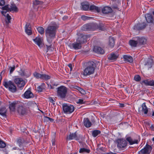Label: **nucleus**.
<instances>
[{
    "mask_svg": "<svg viewBox=\"0 0 154 154\" xmlns=\"http://www.w3.org/2000/svg\"><path fill=\"white\" fill-rule=\"evenodd\" d=\"M145 17L148 23H153V17L151 15L149 14H147L145 15Z\"/></svg>",
    "mask_w": 154,
    "mask_h": 154,
    "instance_id": "nucleus-27",
    "label": "nucleus"
},
{
    "mask_svg": "<svg viewBox=\"0 0 154 154\" xmlns=\"http://www.w3.org/2000/svg\"><path fill=\"white\" fill-rule=\"evenodd\" d=\"M141 83L146 86H154V80L149 79L144 80L141 82Z\"/></svg>",
    "mask_w": 154,
    "mask_h": 154,
    "instance_id": "nucleus-15",
    "label": "nucleus"
},
{
    "mask_svg": "<svg viewBox=\"0 0 154 154\" xmlns=\"http://www.w3.org/2000/svg\"><path fill=\"white\" fill-rule=\"evenodd\" d=\"M51 77L48 75L39 74V78L42 80H47L50 79Z\"/></svg>",
    "mask_w": 154,
    "mask_h": 154,
    "instance_id": "nucleus-29",
    "label": "nucleus"
},
{
    "mask_svg": "<svg viewBox=\"0 0 154 154\" xmlns=\"http://www.w3.org/2000/svg\"><path fill=\"white\" fill-rule=\"evenodd\" d=\"M134 79L137 82H139L141 80V78L139 75H136L134 76Z\"/></svg>",
    "mask_w": 154,
    "mask_h": 154,
    "instance_id": "nucleus-43",
    "label": "nucleus"
},
{
    "mask_svg": "<svg viewBox=\"0 0 154 154\" xmlns=\"http://www.w3.org/2000/svg\"><path fill=\"white\" fill-rule=\"evenodd\" d=\"M95 25L94 23H89L84 25L82 27V30L83 31L94 30L95 28L94 27Z\"/></svg>",
    "mask_w": 154,
    "mask_h": 154,
    "instance_id": "nucleus-8",
    "label": "nucleus"
},
{
    "mask_svg": "<svg viewBox=\"0 0 154 154\" xmlns=\"http://www.w3.org/2000/svg\"><path fill=\"white\" fill-rule=\"evenodd\" d=\"M94 24L95 25H94V27H96V28H95V29L97 28L101 30H104L105 29L104 25L103 23H100L99 24L95 23Z\"/></svg>",
    "mask_w": 154,
    "mask_h": 154,
    "instance_id": "nucleus-31",
    "label": "nucleus"
},
{
    "mask_svg": "<svg viewBox=\"0 0 154 154\" xmlns=\"http://www.w3.org/2000/svg\"><path fill=\"white\" fill-rule=\"evenodd\" d=\"M135 39L137 41L139 45H143L146 43V39L144 37H136Z\"/></svg>",
    "mask_w": 154,
    "mask_h": 154,
    "instance_id": "nucleus-13",
    "label": "nucleus"
},
{
    "mask_svg": "<svg viewBox=\"0 0 154 154\" xmlns=\"http://www.w3.org/2000/svg\"><path fill=\"white\" fill-rule=\"evenodd\" d=\"M93 51L95 52L100 54H103L104 53V51L101 47L98 46H94Z\"/></svg>",
    "mask_w": 154,
    "mask_h": 154,
    "instance_id": "nucleus-19",
    "label": "nucleus"
},
{
    "mask_svg": "<svg viewBox=\"0 0 154 154\" xmlns=\"http://www.w3.org/2000/svg\"><path fill=\"white\" fill-rule=\"evenodd\" d=\"M35 44L38 46V38L36 37L35 39L33 40Z\"/></svg>",
    "mask_w": 154,
    "mask_h": 154,
    "instance_id": "nucleus-50",
    "label": "nucleus"
},
{
    "mask_svg": "<svg viewBox=\"0 0 154 154\" xmlns=\"http://www.w3.org/2000/svg\"><path fill=\"white\" fill-rule=\"evenodd\" d=\"M5 0H0V6H3L5 5Z\"/></svg>",
    "mask_w": 154,
    "mask_h": 154,
    "instance_id": "nucleus-52",
    "label": "nucleus"
},
{
    "mask_svg": "<svg viewBox=\"0 0 154 154\" xmlns=\"http://www.w3.org/2000/svg\"><path fill=\"white\" fill-rule=\"evenodd\" d=\"M82 19L83 20H86L90 19V17L85 16H82L81 17Z\"/></svg>",
    "mask_w": 154,
    "mask_h": 154,
    "instance_id": "nucleus-49",
    "label": "nucleus"
},
{
    "mask_svg": "<svg viewBox=\"0 0 154 154\" xmlns=\"http://www.w3.org/2000/svg\"><path fill=\"white\" fill-rule=\"evenodd\" d=\"M153 63V61L152 59L148 58L144 59L143 64L145 67L149 69L151 68Z\"/></svg>",
    "mask_w": 154,
    "mask_h": 154,
    "instance_id": "nucleus-7",
    "label": "nucleus"
},
{
    "mask_svg": "<svg viewBox=\"0 0 154 154\" xmlns=\"http://www.w3.org/2000/svg\"><path fill=\"white\" fill-rule=\"evenodd\" d=\"M19 73V75L21 76H27L24 71L21 70Z\"/></svg>",
    "mask_w": 154,
    "mask_h": 154,
    "instance_id": "nucleus-47",
    "label": "nucleus"
},
{
    "mask_svg": "<svg viewBox=\"0 0 154 154\" xmlns=\"http://www.w3.org/2000/svg\"><path fill=\"white\" fill-rule=\"evenodd\" d=\"M115 44V40L114 38L110 37L109 38V45L111 47H112L114 46Z\"/></svg>",
    "mask_w": 154,
    "mask_h": 154,
    "instance_id": "nucleus-35",
    "label": "nucleus"
},
{
    "mask_svg": "<svg viewBox=\"0 0 154 154\" xmlns=\"http://www.w3.org/2000/svg\"><path fill=\"white\" fill-rule=\"evenodd\" d=\"M67 139L69 140H71L73 139H75L76 140H79V138L77 136L75 132L73 133H70L69 136L67 137Z\"/></svg>",
    "mask_w": 154,
    "mask_h": 154,
    "instance_id": "nucleus-21",
    "label": "nucleus"
},
{
    "mask_svg": "<svg viewBox=\"0 0 154 154\" xmlns=\"http://www.w3.org/2000/svg\"><path fill=\"white\" fill-rule=\"evenodd\" d=\"M102 12L104 14H107L112 13V10L111 8L109 6H105L102 9Z\"/></svg>",
    "mask_w": 154,
    "mask_h": 154,
    "instance_id": "nucleus-16",
    "label": "nucleus"
},
{
    "mask_svg": "<svg viewBox=\"0 0 154 154\" xmlns=\"http://www.w3.org/2000/svg\"><path fill=\"white\" fill-rule=\"evenodd\" d=\"M146 26L147 24L144 22L141 23H138L134 26V29L138 30H142L144 29Z\"/></svg>",
    "mask_w": 154,
    "mask_h": 154,
    "instance_id": "nucleus-11",
    "label": "nucleus"
},
{
    "mask_svg": "<svg viewBox=\"0 0 154 154\" xmlns=\"http://www.w3.org/2000/svg\"><path fill=\"white\" fill-rule=\"evenodd\" d=\"M92 103L94 104L95 105H97L98 104V102L96 100L93 101Z\"/></svg>",
    "mask_w": 154,
    "mask_h": 154,
    "instance_id": "nucleus-59",
    "label": "nucleus"
},
{
    "mask_svg": "<svg viewBox=\"0 0 154 154\" xmlns=\"http://www.w3.org/2000/svg\"><path fill=\"white\" fill-rule=\"evenodd\" d=\"M17 112L19 114L21 115L26 114V109L22 106H20L18 107L17 109Z\"/></svg>",
    "mask_w": 154,
    "mask_h": 154,
    "instance_id": "nucleus-20",
    "label": "nucleus"
},
{
    "mask_svg": "<svg viewBox=\"0 0 154 154\" xmlns=\"http://www.w3.org/2000/svg\"><path fill=\"white\" fill-rule=\"evenodd\" d=\"M124 104L123 103H119V106L121 107H123L124 106Z\"/></svg>",
    "mask_w": 154,
    "mask_h": 154,
    "instance_id": "nucleus-61",
    "label": "nucleus"
},
{
    "mask_svg": "<svg viewBox=\"0 0 154 154\" xmlns=\"http://www.w3.org/2000/svg\"><path fill=\"white\" fill-rule=\"evenodd\" d=\"M72 45L75 50L80 49L82 48V45L76 41V42L72 43Z\"/></svg>",
    "mask_w": 154,
    "mask_h": 154,
    "instance_id": "nucleus-22",
    "label": "nucleus"
},
{
    "mask_svg": "<svg viewBox=\"0 0 154 154\" xmlns=\"http://www.w3.org/2000/svg\"><path fill=\"white\" fill-rule=\"evenodd\" d=\"M90 151V150L88 149H87L85 148H81L79 151V152L80 153H89Z\"/></svg>",
    "mask_w": 154,
    "mask_h": 154,
    "instance_id": "nucleus-37",
    "label": "nucleus"
},
{
    "mask_svg": "<svg viewBox=\"0 0 154 154\" xmlns=\"http://www.w3.org/2000/svg\"><path fill=\"white\" fill-rule=\"evenodd\" d=\"M26 82L23 79L20 78L16 77L14 79V82L11 81H8L7 79H4L3 82V85L4 87H16V84L17 87H24Z\"/></svg>",
    "mask_w": 154,
    "mask_h": 154,
    "instance_id": "nucleus-1",
    "label": "nucleus"
},
{
    "mask_svg": "<svg viewBox=\"0 0 154 154\" xmlns=\"http://www.w3.org/2000/svg\"><path fill=\"white\" fill-rule=\"evenodd\" d=\"M7 110L5 107L0 108V115L3 116H6Z\"/></svg>",
    "mask_w": 154,
    "mask_h": 154,
    "instance_id": "nucleus-32",
    "label": "nucleus"
},
{
    "mask_svg": "<svg viewBox=\"0 0 154 154\" xmlns=\"http://www.w3.org/2000/svg\"><path fill=\"white\" fill-rule=\"evenodd\" d=\"M127 140L129 143L130 145L138 143V141L137 140H133L131 137H128L126 138Z\"/></svg>",
    "mask_w": 154,
    "mask_h": 154,
    "instance_id": "nucleus-30",
    "label": "nucleus"
},
{
    "mask_svg": "<svg viewBox=\"0 0 154 154\" xmlns=\"http://www.w3.org/2000/svg\"><path fill=\"white\" fill-rule=\"evenodd\" d=\"M34 76L37 79H38V73L37 72H35L33 73Z\"/></svg>",
    "mask_w": 154,
    "mask_h": 154,
    "instance_id": "nucleus-58",
    "label": "nucleus"
},
{
    "mask_svg": "<svg viewBox=\"0 0 154 154\" xmlns=\"http://www.w3.org/2000/svg\"><path fill=\"white\" fill-rule=\"evenodd\" d=\"M6 146V144L4 141L0 140V148H4Z\"/></svg>",
    "mask_w": 154,
    "mask_h": 154,
    "instance_id": "nucleus-42",
    "label": "nucleus"
},
{
    "mask_svg": "<svg viewBox=\"0 0 154 154\" xmlns=\"http://www.w3.org/2000/svg\"><path fill=\"white\" fill-rule=\"evenodd\" d=\"M7 18L8 20V23H10V20L11 19V16L9 15L8 14H7L6 15Z\"/></svg>",
    "mask_w": 154,
    "mask_h": 154,
    "instance_id": "nucleus-55",
    "label": "nucleus"
},
{
    "mask_svg": "<svg viewBox=\"0 0 154 154\" xmlns=\"http://www.w3.org/2000/svg\"><path fill=\"white\" fill-rule=\"evenodd\" d=\"M87 36L86 35L81 34L80 36H79L77 39L76 41L82 45L87 42Z\"/></svg>",
    "mask_w": 154,
    "mask_h": 154,
    "instance_id": "nucleus-12",
    "label": "nucleus"
},
{
    "mask_svg": "<svg viewBox=\"0 0 154 154\" xmlns=\"http://www.w3.org/2000/svg\"><path fill=\"white\" fill-rule=\"evenodd\" d=\"M150 128L152 130L154 131V127L153 125H151Z\"/></svg>",
    "mask_w": 154,
    "mask_h": 154,
    "instance_id": "nucleus-62",
    "label": "nucleus"
},
{
    "mask_svg": "<svg viewBox=\"0 0 154 154\" xmlns=\"http://www.w3.org/2000/svg\"><path fill=\"white\" fill-rule=\"evenodd\" d=\"M116 142L117 143V146L120 148H124L127 145V142L125 140L118 139Z\"/></svg>",
    "mask_w": 154,
    "mask_h": 154,
    "instance_id": "nucleus-9",
    "label": "nucleus"
},
{
    "mask_svg": "<svg viewBox=\"0 0 154 154\" xmlns=\"http://www.w3.org/2000/svg\"><path fill=\"white\" fill-rule=\"evenodd\" d=\"M100 133V131L98 130H94L92 131V135L94 137H96Z\"/></svg>",
    "mask_w": 154,
    "mask_h": 154,
    "instance_id": "nucleus-36",
    "label": "nucleus"
},
{
    "mask_svg": "<svg viewBox=\"0 0 154 154\" xmlns=\"http://www.w3.org/2000/svg\"><path fill=\"white\" fill-rule=\"evenodd\" d=\"M57 96L62 99L65 98L67 93L66 87H58L57 89Z\"/></svg>",
    "mask_w": 154,
    "mask_h": 154,
    "instance_id": "nucleus-3",
    "label": "nucleus"
},
{
    "mask_svg": "<svg viewBox=\"0 0 154 154\" xmlns=\"http://www.w3.org/2000/svg\"><path fill=\"white\" fill-rule=\"evenodd\" d=\"M89 10L91 11H96L99 12L100 11V8L98 7L93 5H91L89 8Z\"/></svg>",
    "mask_w": 154,
    "mask_h": 154,
    "instance_id": "nucleus-26",
    "label": "nucleus"
},
{
    "mask_svg": "<svg viewBox=\"0 0 154 154\" xmlns=\"http://www.w3.org/2000/svg\"><path fill=\"white\" fill-rule=\"evenodd\" d=\"M30 88H29L24 94V97L26 99L30 98L33 97V94L32 93L30 90Z\"/></svg>",
    "mask_w": 154,
    "mask_h": 154,
    "instance_id": "nucleus-18",
    "label": "nucleus"
},
{
    "mask_svg": "<svg viewBox=\"0 0 154 154\" xmlns=\"http://www.w3.org/2000/svg\"><path fill=\"white\" fill-rule=\"evenodd\" d=\"M8 88V90L11 92L14 93L17 90V87H6Z\"/></svg>",
    "mask_w": 154,
    "mask_h": 154,
    "instance_id": "nucleus-39",
    "label": "nucleus"
},
{
    "mask_svg": "<svg viewBox=\"0 0 154 154\" xmlns=\"http://www.w3.org/2000/svg\"><path fill=\"white\" fill-rule=\"evenodd\" d=\"M51 38V37H49L47 38V41L48 42L50 43H51L52 42V38Z\"/></svg>",
    "mask_w": 154,
    "mask_h": 154,
    "instance_id": "nucleus-57",
    "label": "nucleus"
},
{
    "mask_svg": "<svg viewBox=\"0 0 154 154\" xmlns=\"http://www.w3.org/2000/svg\"><path fill=\"white\" fill-rule=\"evenodd\" d=\"M17 143L18 144L19 146H20L22 144V140L19 139L17 140Z\"/></svg>",
    "mask_w": 154,
    "mask_h": 154,
    "instance_id": "nucleus-54",
    "label": "nucleus"
},
{
    "mask_svg": "<svg viewBox=\"0 0 154 154\" xmlns=\"http://www.w3.org/2000/svg\"><path fill=\"white\" fill-rule=\"evenodd\" d=\"M57 29V27L55 26H48L46 31V35L51 38H54Z\"/></svg>",
    "mask_w": 154,
    "mask_h": 154,
    "instance_id": "nucleus-4",
    "label": "nucleus"
},
{
    "mask_svg": "<svg viewBox=\"0 0 154 154\" xmlns=\"http://www.w3.org/2000/svg\"><path fill=\"white\" fill-rule=\"evenodd\" d=\"M81 8L85 11L88 10L89 8V4L88 2H83L81 3Z\"/></svg>",
    "mask_w": 154,
    "mask_h": 154,
    "instance_id": "nucleus-25",
    "label": "nucleus"
},
{
    "mask_svg": "<svg viewBox=\"0 0 154 154\" xmlns=\"http://www.w3.org/2000/svg\"><path fill=\"white\" fill-rule=\"evenodd\" d=\"M49 100L50 102L51 103H53V102L54 101L53 99L52 98H50Z\"/></svg>",
    "mask_w": 154,
    "mask_h": 154,
    "instance_id": "nucleus-64",
    "label": "nucleus"
},
{
    "mask_svg": "<svg viewBox=\"0 0 154 154\" xmlns=\"http://www.w3.org/2000/svg\"><path fill=\"white\" fill-rule=\"evenodd\" d=\"M85 101H84V100L82 99H79L78 101L77 102V103H80L81 104H83L85 103Z\"/></svg>",
    "mask_w": 154,
    "mask_h": 154,
    "instance_id": "nucleus-51",
    "label": "nucleus"
},
{
    "mask_svg": "<svg viewBox=\"0 0 154 154\" xmlns=\"http://www.w3.org/2000/svg\"><path fill=\"white\" fill-rule=\"evenodd\" d=\"M119 57V54L117 52H112L108 55V59L112 61L116 60Z\"/></svg>",
    "mask_w": 154,
    "mask_h": 154,
    "instance_id": "nucleus-10",
    "label": "nucleus"
},
{
    "mask_svg": "<svg viewBox=\"0 0 154 154\" xmlns=\"http://www.w3.org/2000/svg\"><path fill=\"white\" fill-rule=\"evenodd\" d=\"M43 39L42 37H39V47L41 48L44 46V44L43 43Z\"/></svg>",
    "mask_w": 154,
    "mask_h": 154,
    "instance_id": "nucleus-38",
    "label": "nucleus"
},
{
    "mask_svg": "<svg viewBox=\"0 0 154 154\" xmlns=\"http://www.w3.org/2000/svg\"><path fill=\"white\" fill-rule=\"evenodd\" d=\"M123 58L124 60L126 62L131 63L132 62L133 60V58L130 56L125 55L123 56Z\"/></svg>",
    "mask_w": 154,
    "mask_h": 154,
    "instance_id": "nucleus-23",
    "label": "nucleus"
},
{
    "mask_svg": "<svg viewBox=\"0 0 154 154\" xmlns=\"http://www.w3.org/2000/svg\"><path fill=\"white\" fill-rule=\"evenodd\" d=\"M15 67L14 66L13 67H10V74L11 73L14 71L15 69Z\"/></svg>",
    "mask_w": 154,
    "mask_h": 154,
    "instance_id": "nucleus-53",
    "label": "nucleus"
},
{
    "mask_svg": "<svg viewBox=\"0 0 154 154\" xmlns=\"http://www.w3.org/2000/svg\"><path fill=\"white\" fill-rule=\"evenodd\" d=\"M52 45H51L49 46L46 45L47 49L48 50H49L52 47Z\"/></svg>",
    "mask_w": 154,
    "mask_h": 154,
    "instance_id": "nucleus-60",
    "label": "nucleus"
},
{
    "mask_svg": "<svg viewBox=\"0 0 154 154\" xmlns=\"http://www.w3.org/2000/svg\"><path fill=\"white\" fill-rule=\"evenodd\" d=\"M44 33V29L42 27L39 26V33L42 36H43Z\"/></svg>",
    "mask_w": 154,
    "mask_h": 154,
    "instance_id": "nucleus-44",
    "label": "nucleus"
},
{
    "mask_svg": "<svg viewBox=\"0 0 154 154\" xmlns=\"http://www.w3.org/2000/svg\"><path fill=\"white\" fill-rule=\"evenodd\" d=\"M9 5H7L2 7V9L4 10H6L7 12L9 11Z\"/></svg>",
    "mask_w": 154,
    "mask_h": 154,
    "instance_id": "nucleus-46",
    "label": "nucleus"
},
{
    "mask_svg": "<svg viewBox=\"0 0 154 154\" xmlns=\"http://www.w3.org/2000/svg\"><path fill=\"white\" fill-rule=\"evenodd\" d=\"M76 88L79 92L82 94H86L85 90L83 89L81 87H77Z\"/></svg>",
    "mask_w": 154,
    "mask_h": 154,
    "instance_id": "nucleus-41",
    "label": "nucleus"
},
{
    "mask_svg": "<svg viewBox=\"0 0 154 154\" xmlns=\"http://www.w3.org/2000/svg\"><path fill=\"white\" fill-rule=\"evenodd\" d=\"M43 118L44 121H50L51 122H53L54 120V119L52 118H50V117H48L45 116H44L43 117Z\"/></svg>",
    "mask_w": 154,
    "mask_h": 154,
    "instance_id": "nucleus-40",
    "label": "nucleus"
},
{
    "mask_svg": "<svg viewBox=\"0 0 154 154\" xmlns=\"http://www.w3.org/2000/svg\"><path fill=\"white\" fill-rule=\"evenodd\" d=\"M141 106L142 107V110H139V113L140 114H143V113L145 114H147L148 112V109L145 103H143L142 104Z\"/></svg>",
    "mask_w": 154,
    "mask_h": 154,
    "instance_id": "nucleus-17",
    "label": "nucleus"
},
{
    "mask_svg": "<svg viewBox=\"0 0 154 154\" xmlns=\"http://www.w3.org/2000/svg\"><path fill=\"white\" fill-rule=\"evenodd\" d=\"M51 141L52 142V145L53 146L55 145V141H56L55 136H54V137L53 138Z\"/></svg>",
    "mask_w": 154,
    "mask_h": 154,
    "instance_id": "nucleus-56",
    "label": "nucleus"
},
{
    "mask_svg": "<svg viewBox=\"0 0 154 154\" xmlns=\"http://www.w3.org/2000/svg\"><path fill=\"white\" fill-rule=\"evenodd\" d=\"M68 66L70 68V70H72V65L71 64H69L68 65Z\"/></svg>",
    "mask_w": 154,
    "mask_h": 154,
    "instance_id": "nucleus-63",
    "label": "nucleus"
},
{
    "mask_svg": "<svg viewBox=\"0 0 154 154\" xmlns=\"http://www.w3.org/2000/svg\"><path fill=\"white\" fill-rule=\"evenodd\" d=\"M33 6L34 8L38 4V1L37 0H34L33 1Z\"/></svg>",
    "mask_w": 154,
    "mask_h": 154,
    "instance_id": "nucleus-48",
    "label": "nucleus"
},
{
    "mask_svg": "<svg viewBox=\"0 0 154 154\" xmlns=\"http://www.w3.org/2000/svg\"><path fill=\"white\" fill-rule=\"evenodd\" d=\"M34 103L32 101H29L28 102L25 103V105L26 106L28 107H29L32 106V105Z\"/></svg>",
    "mask_w": 154,
    "mask_h": 154,
    "instance_id": "nucleus-45",
    "label": "nucleus"
},
{
    "mask_svg": "<svg viewBox=\"0 0 154 154\" xmlns=\"http://www.w3.org/2000/svg\"><path fill=\"white\" fill-rule=\"evenodd\" d=\"M152 149L151 146L147 144L143 149L139 151L138 154H149Z\"/></svg>",
    "mask_w": 154,
    "mask_h": 154,
    "instance_id": "nucleus-6",
    "label": "nucleus"
},
{
    "mask_svg": "<svg viewBox=\"0 0 154 154\" xmlns=\"http://www.w3.org/2000/svg\"><path fill=\"white\" fill-rule=\"evenodd\" d=\"M16 102H13L10 104L9 105V108L11 111H14L15 110L16 104Z\"/></svg>",
    "mask_w": 154,
    "mask_h": 154,
    "instance_id": "nucleus-34",
    "label": "nucleus"
},
{
    "mask_svg": "<svg viewBox=\"0 0 154 154\" xmlns=\"http://www.w3.org/2000/svg\"><path fill=\"white\" fill-rule=\"evenodd\" d=\"M134 40H130L129 41V44L131 46L136 47L137 46L138 43L137 41L135 39V37L134 38Z\"/></svg>",
    "mask_w": 154,
    "mask_h": 154,
    "instance_id": "nucleus-33",
    "label": "nucleus"
},
{
    "mask_svg": "<svg viewBox=\"0 0 154 154\" xmlns=\"http://www.w3.org/2000/svg\"><path fill=\"white\" fill-rule=\"evenodd\" d=\"M12 11L15 12L17 11H18L17 7L14 4H11V5H9V11Z\"/></svg>",
    "mask_w": 154,
    "mask_h": 154,
    "instance_id": "nucleus-28",
    "label": "nucleus"
},
{
    "mask_svg": "<svg viewBox=\"0 0 154 154\" xmlns=\"http://www.w3.org/2000/svg\"><path fill=\"white\" fill-rule=\"evenodd\" d=\"M96 67V64L93 61L88 62L86 64L85 68L84 70V75L87 76L93 74Z\"/></svg>",
    "mask_w": 154,
    "mask_h": 154,
    "instance_id": "nucleus-2",
    "label": "nucleus"
},
{
    "mask_svg": "<svg viewBox=\"0 0 154 154\" xmlns=\"http://www.w3.org/2000/svg\"><path fill=\"white\" fill-rule=\"evenodd\" d=\"M83 123L84 125L87 128L90 127L92 125L91 122L88 118H85L84 119Z\"/></svg>",
    "mask_w": 154,
    "mask_h": 154,
    "instance_id": "nucleus-24",
    "label": "nucleus"
},
{
    "mask_svg": "<svg viewBox=\"0 0 154 154\" xmlns=\"http://www.w3.org/2000/svg\"><path fill=\"white\" fill-rule=\"evenodd\" d=\"M25 32L28 35H31L32 33V31L31 26L30 23H27L25 27Z\"/></svg>",
    "mask_w": 154,
    "mask_h": 154,
    "instance_id": "nucleus-14",
    "label": "nucleus"
},
{
    "mask_svg": "<svg viewBox=\"0 0 154 154\" xmlns=\"http://www.w3.org/2000/svg\"><path fill=\"white\" fill-rule=\"evenodd\" d=\"M62 109L64 113L70 114L74 110V107L73 105H68L66 103L62 104Z\"/></svg>",
    "mask_w": 154,
    "mask_h": 154,
    "instance_id": "nucleus-5",
    "label": "nucleus"
}]
</instances>
